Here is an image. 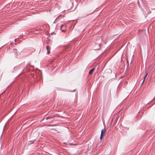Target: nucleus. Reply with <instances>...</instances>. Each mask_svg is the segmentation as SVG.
Returning <instances> with one entry per match:
<instances>
[{
  "label": "nucleus",
  "instance_id": "nucleus-5",
  "mask_svg": "<svg viewBox=\"0 0 155 155\" xmlns=\"http://www.w3.org/2000/svg\"><path fill=\"white\" fill-rule=\"evenodd\" d=\"M94 68H92L91 69L89 72V74L90 75H91L93 73V71H94Z\"/></svg>",
  "mask_w": 155,
  "mask_h": 155
},
{
  "label": "nucleus",
  "instance_id": "nucleus-11",
  "mask_svg": "<svg viewBox=\"0 0 155 155\" xmlns=\"http://www.w3.org/2000/svg\"><path fill=\"white\" fill-rule=\"evenodd\" d=\"M137 3H138V4H139V1H138Z\"/></svg>",
  "mask_w": 155,
  "mask_h": 155
},
{
  "label": "nucleus",
  "instance_id": "nucleus-9",
  "mask_svg": "<svg viewBox=\"0 0 155 155\" xmlns=\"http://www.w3.org/2000/svg\"><path fill=\"white\" fill-rule=\"evenodd\" d=\"M49 119H50V117H48L46 118V120H47Z\"/></svg>",
  "mask_w": 155,
  "mask_h": 155
},
{
  "label": "nucleus",
  "instance_id": "nucleus-7",
  "mask_svg": "<svg viewBox=\"0 0 155 155\" xmlns=\"http://www.w3.org/2000/svg\"><path fill=\"white\" fill-rule=\"evenodd\" d=\"M103 135H101V136H100V139L101 140H102L103 138Z\"/></svg>",
  "mask_w": 155,
  "mask_h": 155
},
{
  "label": "nucleus",
  "instance_id": "nucleus-8",
  "mask_svg": "<svg viewBox=\"0 0 155 155\" xmlns=\"http://www.w3.org/2000/svg\"><path fill=\"white\" fill-rule=\"evenodd\" d=\"M50 117V119H52L54 117V116L53 115H51V116L49 117Z\"/></svg>",
  "mask_w": 155,
  "mask_h": 155
},
{
  "label": "nucleus",
  "instance_id": "nucleus-6",
  "mask_svg": "<svg viewBox=\"0 0 155 155\" xmlns=\"http://www.w3.org/2000/svg\"><path fill=\"white\" fill-rule=\"evenodd\" d=\"M147 74H148V73H147L146 74V75H145V77H144V80H143V82H142V84H143V82H144V80H145V78H146V76H147Z\"/></svg>",
  "mask_w": 155,
  "mask_h": 155
},
{
  "label": "nucleus",
  "instance_id": "nucleus-3",
  "mask_svg": "<svg viewBox=\"0 0 155 155\" xmlns=\"http://www.w3.org/2000/svg\"><path fill=\"white\" fill-rule=\"evenodd\" d=\"M106 132V130L105 129H102L101 131V135H104Z\"/></svg>",
  "mask_w": 155,
  "mask_h": 155
},
{
  "label": "nucleus",
  "instance_id": "nucleus-10",
  "mask_svg": "<svg viewBox=\"0 0 155 155\" xmlns=\"http://www.w3.org/2000/svg\"><path fill=\"white\" fill-rule=\"evenodd\" d=\"M114 120V118H113L112 120L111 121V123H110V124H111V123L112 122L113 120Z\"/></svg>",
  "mask_w": 155,
  "mask_h": 155
},
{
  "label": "nucleus",
  "instance_id": "nucleus-1",
  "mask_svg": "<svg viewBox=\"0 0 155 155\" xmlns=\"http://www.w3.org/2000/svg\"><path fill=\"white\" fill-rule=\"evenodd\" d=\"M66 25H62L60 28L61 30L62 31L64 32L65 31V29L66 28Z\"/></svg>",
  "mask_w": 155,
  "mask_h": 155
},
{
  "label": "nucleus",
  "instance_id": "nucleus-2",
  "mask_svg": "<svg viewBox=\"0 0 155 155\" xmlns=\"http://www.w3.org/2000/svg\"><path fill=\"white\" fill-rule=\"evenodd\" d=\"M13 52L16 56H18L20 54V53L19 52H18L17 49H14L13 50Z\"/></svg>",
  "mask_w": 155,
  "mask_h": 155
},
{
  "label": "nucleus",
  "instance_id": "nucleus-4",
  "mask_svg": "<svg viewBox=\"0 0 155 155\" xmlns=\"http://www.w3.org/2000/svg\"><path fill=\"white\" fill-rule=\"evenodd\" d=\"M47 49V52L48 54L50 53V48L49 46H47L46 47Z\"/></svg>",
  "mask_w": 155,
  "mask_h": 155
}]
</instances>
